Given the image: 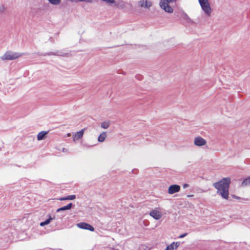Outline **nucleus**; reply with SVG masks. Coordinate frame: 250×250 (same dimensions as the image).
<instances>
[{"label": "nucleus", "instance_id": "obj_27", "mask_svg": "<svg viewBox=\"0 0 250 250\" xmlns=\"http://www.w3.org/2000/svg\"><path fill=\"white\" fill-rule=\"evenodd\" d=\"M234 197L236 198V199H239V197H238V196H234Z\"/></svg>", "mask_w": 250, "mask_h": 250}, {"label": "nucleus", "instance_id": "obj_20", "mask_svg": "<svg viewBox=\"0 0 250 250\" xmlns=\"http://www.w3.org/2000/svg\"><path fill=\"white\" fill-rule=\"evenodd\" d=\"M47 55H58V56H62V55L61 53H60L58 51H57L56 52H48L47 53H45L43 54V56Z\"/></svg>", "mask_w": 250, "mask_h": 250}, {"label": "nucleus", "instance_id": "obj_4", "mask_svg": "<svg viewBox=\"0 0 250 250\" xmlns=\"http://www.w3.org/2000/svg\"><path fill=\"white\" fill-rule=\"evenodd\" d=\"M202 9L204 13L208 17L210 16L211 9L208 0H198Z\"/></svg>", "mask_w": 250, "mask_h": 250}, {"label": "nucleus", "instance_id": "obj_12", "mask_svg": "<svg viewBox=\"0 0 250 250\" xmlns=\"http://www.w3.org/2000/svg\"><path fill=\"white\" fill-rule=\"evenodd\" d=\"M72 203H70L67 205L66 206H65L64 207H61L60 208H59L57 209V212H59L65 210H69L72 207Z\"/></svg>", "mask_w": 250, "mask_h": 250}, {"label": "nucleus", "instance_id": "obj_11", "mask_svg": "<svg viewBox=\"0 0 250 250\" xmlns=\"http://www.w3.org/2000/svg\"><path fill=\"white\" fill-rule=\"evenodd\" d=\"M180 245V242H172L170 245L167 246L165 250H174L177 249Z\"/></svg>", "mask_w": 250, "mask_h": 250}, {"label": "nucleus", "instance_id": "obj_5", "mask_svg": "<svg viewBox=\"0 0 250 250\" xmlns=\"http://www.w3.org/2000/svg\"><path fill=\"white\" fill-rule=\"evenodd\" d=\"M78 227L80 229L89 230L91 231L94 230V228L91 225L84 222H81L77 224Z\"/></svg>", "mask_w": 250, "mask_h": 250}, {"label": "nucleus", "instance_id": "obj_14", "mask_svg": "<svg viewBox=\"0 0 250 250\" xmlns=\"http://www.w3.org/2000/svg\"><path fill=\"white\" fill-rule=\"evenodd\" d=\"M76 198L75 195H70L66 196L65 197H61L59 199L60 201H64V200H72Z\"/></svg>", "mask_w": 250, "mask_h": 250}, {"label": "nucleus", "instance_id": "obj_8", "mask_svg": "<svg viewBox=\"0 0 250 250\" xmlns=\"http://www.w3.org/2000/svg\"><path fill=\"white\" fill-rule=\"evenodd\" d=\"M181 187L178 185H172L170 186L168 189V193L169 194H173L178 192L180 190Z\"/></svg>", "mask_w": 250, "mask_h": 250}, {"label": "nucleus", "instance_id": "obj_3", "mask_svg": "<svg viewBox=\"0 0 250 250\" xmlns=\"http://www.w3.org/2000/svg\"><path fill=\"white\" fill-rule=\"evenodd\" d=\"M22 54L18 52L7 51L1 56V59L3 60H13L21 56Z\"/></svg>", "mask_w": 250, "mask_h": 250}, {"label": "nucleus", "instance_id": "obj_17", "mask_svg": "<svg viewBox=\"0 0 250 250\" xmlns=\"http://www.w3.org/2000/svg\"><path fill=\"white\" fill-rule=\"evenodd\" d=\"M249 185H250V177L244 179L241 184L242 187H246Z\"/></svg>", "mask_w": 250, "mask_h": 250}, {"label": "nucleus", "instance_id": "obj_1", "mask_svg": "<svg viewBox=\"0 0 250 250\" xmlns=\"http://www.w3.org/2000/svg\"><path fill=\"white\" fill-rule=\"evenodd\" d=\"M230 183V179L229 177H226L213 184V186L217 189V194L221 195L224 199H227L229 197V188Z\"/></svg>", "mask_w": 250, "mask_h": 250}, {"label": "nucleus", "instance_id": "obj_2", "mask_svg": "<svg viewBox=\"0 0 250 250\" xmlns=\"http://www.w3.org/2000/svg\"><path fill=\"white\" fill-rule=\"evenodd\" d=\"M177 0H160L159 6L165 12L168 13H172L173 12V9L169 5V3L173 2H176Z\"/></svg>", "mask_w": 250, "mask_h": 250}, {"label": "nucleus", "instance_id": "obj_18", "mask_svg": "<svg viewBox=\"0 0 250 250\" xmlns=\"http://www.w3.org/2000/svg\"><path fill=\"white\" fill-rule=\"evenodd\" d=\"M110 121H104L102 123L101 127L104 129H107L110 125Z\"/></svg>", "mask_w": 250, "mask_h": 250}, {"label": "nucleus", "instance_id": "obj_21", "mask_svg": "<svg viewBox=\"0 0 250 250\" xmlns=\"http://www.w3.org/2000/svg\"><path fill=\"white\" fill-rule=\"evenodd\" d=\"M49 2L53 5H58L61 3V0H48Z\"/></svg>", "mask_w": 250, "mask_h": 250}, {"label": "nucleus", "instance_id": "obj_9", "mask_svg": "<svg viewBox=\"0 0 250 250\" xmlns=\"http://www.w3.org/2000/svg\"><path fill=\"white\" fill-rule=\"evenodd\" d=\"M149 215L156 220H159L162 217L161 213L156 210H153L149 213Z\"/></svg>", "mask_w": 250, "mask_h": 250}, {"label": "nucleus", "instance_id": "obj_24", "mask_svg": "<svg viewBox=\"0 0 250 250\" xmlns=\"http://www.w3.org/2000/svg\"><path fill=\"white\" fill-rule=\"evenodd\" d=\"M189 187V185L188 184H184L183 185V188H188Z\"/></svg>", "mask_w": 250, "mask_h": 250}, {"label": "nucleus", "instance_id": "obj_19", "mask_svg": "<svg viewBox=\"0 0 250 250\" xmlns=\"http://www.w3.org/2000/svg\"><path fill=\"white\" fill-rule=\"evenodd\" d=\"M68 1L72 2H85L87 3H92L93 0H68Z\"/></svg>", "mask_w": 250, "mask_h": 250}, {"label": "nucleus", "instance_id": "obj_10", "mask_svg": "<svg viewBox=\"0 0 250 250\" xmlns=\"http://www.w3.org/2000/svg\"><path fill=\"white\" fill-rule=\"evenodd\" d=\"M84 129H82L80 131L77 132L73 136V139L74 141L78 140L81 139L83 134Z\"/></svg>", "mask_w": 250, "mask_h": 250}, {"label": "nucleus", "instance_id": "obj_15", "mask_svg": "<svg viewBox=\"0 0 250 250\" xmlns=\"http://www.w3.org/2000/svg\"><path fill=\"white\" fill-rule=\"evenodd\" d=\"M106 137H107V135H106V133L105 132H103L99 136L98 140L99 142H103L105 140Z\"/></svg>", "mask_w": 250, "mask_h": 250}, {"label": "nucleus", "instance_id": "obj_16", "mask_svg": "<svg viewBox=\"0 0 250 250\" xmlns=\"http://www.w3.org/2000/svg\"><path fill=\"white\" fill-rule=\"evenodd\" d=\"M47 133V132L43 131L39 132L37 135L38 140L39 141L42 140Z\"/></svg>", "mask_w": 250, "mask_h": 250}, {"label": "nucleus", "instance_id": "obj_6", "mask_svg": "<svg viewBox=\"0 0 250 250\" xmlns=\"http://www.w3.org/2000/svg\"><path fill=\"white\" fill-rule=\"evenodd\" d=\"M194 145L198 146H201L206 144V141L200 136H198L195 138L194 141Z\"/></svg>", "mask_w": 250, "mask_h": 250}, {"label": "nucleus", "instance_id": "obj_23", "mask_svg": "<svg viewBox=\"0 0 250 250\" xmlns=\"http://www.w3.org/2000/svg\"><path fill=\"white\" fill-rule=\"evenodd\" d=\"M185 16L186 17V20H187V21L188 22H192V21H191V20L188 17V16L186 14H185Z\"/></svg>", "mask_w": 250, "mask_h": 250}, {"label": "nucleus", "instance_id": "obj_25", "mask_svg": "<svg viewBox=\"0 0 250 250\" xmlns=\"http://www.w3.org/2000/svg\"><path fill=\"white\" fill-rule=\"evenodd\" d=\"M62 151L63 152H68V150L66 148H63L62 149Z\"/></svg>", "mask_w": 250, "mask_h": 250}, {"label": "nucleus", "instance_id": "obj_13", "mask_svg": "<svg viewBox=\"0 0 250 250\" xmlns=\"http://www.w3.org/2000/svg\"><path fill=\"white\" fill-rule=\"evenodd\" d=\"M48 216L49 218L47 219H46L45 221L43 222L40 223L41 226L43 227L45 225H48L50 223V222L52 220L55 219V217H52L50 215H49Z\"/></svg>", "mask_w": 250, "mask_h": 250}, {"label": "nucleus", "instance_id": "obj_7", "mask_svg": "<svg viewBox=\"0 0 250 250\" xmlns=\"http://www.w3.org/2000/svg\"><path fill=\"white\" fill-rule=\"evenodd\" d=\"M138 3L139 6L145 8H149L152 4L151 1L148 0H140Z\"/></svg>", "mask_w": 250, "mask_h": 250}, {"label": "nucleus", "instance_id": "obj_22", "mask_svg": "<svg viewBox=\"0 0 250 250\" xmlns=\"http://www.w3.org/2000/svg\"><path fill=\"white\" fill-rule=\"evenodd\" d=\"M187 234H188L187 233H185L182 234L179 236V238H183L185 237V236H186L187 235Z\"/></svg>", "mask_w": 250, "mask_h": 250}, {"label": "nucleus", "instance_id": "obj_26", "mask_svg": "<svg viewBox=\"0 0 250 250\" xmlns=\"http://www.w3.org/2000/svg\"><path fill=\"white\" fill-rule=\"evenodd\" d=\"M193 195H188L187 196V197H193Z\"/></svg>", "mask_w": 250, "mask_h": 250}]
</instances>
